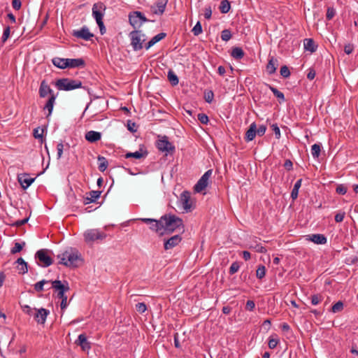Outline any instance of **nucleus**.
Wrapping results in <instances>:
<instances>
[{
	"label": "nucleus",
	"instance_id": "obj_19",
	"mask_svg": "<svg viewBox=\"0 0 358 358\" xmlns=\"http://www.w3.org/2000/svg\"><path fill=\"white\" fill-rule=\"evenodd\" d=\"M17 180L22 187L26 189L34 182L35 178H30L27 173H23L17 176Z\"/></svg>",
	"mask_w": 358,
	"mask_h": 358
},
{
	"label": "nucleus",
	"instance_id": "obj_62",
	"mask_svg": "<svg viewBox=\"0 0 358 358\" xmlns=\"http://www.w3.org/2000/svg\"><path fill=\"white\" fill-rule=\"evenodd\" d=\"M354 50V45L352 43L345 44L344 46V52L347 55L351 54Z\"/></svg>",
	"mask_w": 358,
	"mask_h": 358
},
{
	"label": "nucleus",
	"instance_id": "obj_46",
	"mask_svg": "<svg viewBox=\"0 0 358 358\" xmlns=\"http://www.w3.org/2000/svg\"><path fill=\"white\" fill-rule=\"evenodd\" d=\"M343 309V303L341 301L336 302L331 307V311L333 313L341 312Z\"/></svg>",
	"mask_w": 358,
	"mask_h": 358
},
{
	"label": "nucleus",
	"instance_id": "obj_11",
	"mask_svg": "<svg viewBox=\"0 0 358 358\" xmlns=\"http://www.w3.org/2000/svg\"><path fill=\"white\" fill-rule=\"evenodd\" d=\"M106 7L102 2L95 3L92 6V16L96 22L103 21Z\"/></svg>",
	"mask_w": 358,
	"mask_h": 358
},
{
	"label": "nucleus",
	"instance_id": "obj_63",
	"mask_svg": "<svg viewBox=\"0 0 358 358\" xmlns=\"http://www.w3.org/2000/svg\"><path fill=\"white\" fill-rule=\"evenodd\" d=\"M266 131V127L264 124H262L258 128H257V134L259 136H262L264 135Z\"/></svg>",
	"mask_w": 358,
	"mask_h": 358
},
{
	"label": "nucleus",
	"instance_id": "obj_57",
	"mask_svg": "<svg viewBox=\"0 0 358 358\" xmlns=\"http://www.w3.org/2000/svg\"><path fill=\"white\" fill-rule=\"evenodd\" d=\"M273 131L274 132L275 134V138L277 139H279L281 136V134H280V128L278 126L277 124H273L271 126Z\"/></svg>",
	"mask_w": 358,
	"mask_h": 358
},
{
	"label": "nucleus",
	"instance_id": "obj_39",
	"mask_svg": "<svg viewBox=\"0 0 358 358\" xmlns=\"http://www.w3.org/2000/svg\"><path fill=\"white\" fill-rule=\"evenodd\" d=\"M321 152V145L318 143H315L311 146V155L313 158H318Z\"/></svg>",
	"mask_w": 358,
	"mask_h": 358
},
{
	"label": "nucleus",
	"instance_id": "obj_6",
	"mask_svg": "<svg viewBox=\"0 0 358 358\" xmlns=\"http://www.w3.org/2000/svg\"><path fill=\"white\" fill-rule=\"evenodd\" d=\"M107 236L106 234L98 229H88L84 233L86 243H92L96 241H102Z\"/></svg>",
	"mask_w": 358,
	"mask_h": 358
},
{
	"label": "nucleus",
	"instance_id": "obj_40",
	"mask_svg": "<svg viewBox=\"0 0 358 358\" xmlns=\"http://www.w3.org/2000/svg\"><path fill=\"white\" fill-rule=\"evenodd\" d=\"M266 275V267L264 265H259L256 271V277L262 280Z\"/></svg>",
	"mask_w": 358,
	"mask_h": 358
},
{
	"label": "nucleus",
	"instance_id": "obj_30",
	"mask_svg": "<svg viewBox=\"0 0 358 358\" xmlns=\"http://www.w3.org/2000/svg\"><path fill=\"white\" fill-rule=\"evenodd\" d=\"M303 46L306 50L314 52L317 50V45L313 38H306L303 41Z\"/></svg>",
	"mask_w": 358,
	"mask_h": 358
},
{
	"label": "nucleus",
	"instance_id": "obj_7",
	"mask_svg": "<svg viewBox=\"0 0 358 358\" xmlns=\"http://www.w3.org/2000/svg\"><path fill=\"white\" fill-rule=\"evenodd\" d=\"M156 146L159 151L166 152V155L168 154L173 155L176 150L175 146L169 141L166 136H163L158 139Z\"/></svg>",
	"mask_w": 358,
	"mask_h": 358
},
{
	"label": "nucleus",
	"instance_id": "obj_16",
	"mask_svg": "<svg viewBox=\"0 0 358 358\" xmlns=\"http://www.w3.org/2000/svg\"><path fill=\"white\" fill-rule=\"evenodd\" d=\"M168 0H157L154 6H151V11L156 15H162L164 13Z\"/></svg>",
	"mask_w": 358,
	"mask_h": 358
},
{
	"label": "nucleus",
	"instance_id": "obj_8",
	"mask_svg": "<svg viewBox=\"0 0 358 358\" xmlns=\"http://www.w3.org/2000/svg\"><path fill=\"white\" fill-rule=\"evenodd\" d=\"M129 21L130 24L134 29H139L144 22H148V20L141 12L133 11L129 14Z\"/></svg>",
	"mask_w": 358,
	"mask_h": 358
},
{
	"label": "nucleus",
	"instance_id": "obj_23",
	"mask_svg": "<svg viewBox=\"0 0 358 358\" xmlns=\"http://www.w3.org/2000/svg\"><path fill=\"white\" fill-rule=\"evenodd\" d=\"M19 274L24 275L28 271V264L22 257H19L15 262Z\"/></svg>",
	"mask_w": 358,
	"mask_h": 358
},
{
	"label": "nucleus",
	"instance_id": "obj_27",
	"mask_svg": "<svg viewBox=\"0 0 358 358\" xmlns=\"http://www.w3.org/2000/svg\"><path fill=\"white\" fill-rule=\"evenodd\" d=\"M166 34L164 33V32H162V33H159V34H157L153 38H152L151 40L150 41H148L145 45L144 47L145 48L146 50H148L152 46H153L155 43H157V42H159L161 40L164 39L166 37Z\"/></svg>",
	"mask_w": 358,
	"mask_h": 358
},
{
	"label": "nucleus",
	"instance_id": "obj_64",
	"mask_svg": "<svg viewBox=\"0 0 358 358\" xmlns=\"http://www.w3.org/2000/svg\"><path fill=\"white\" fill-rule=\"evenodd\" d=\"M255 308V303L252 300H248L245 305V309L249 311H252Z\"/></svg>",
	"mask_w": 358,
	"mask_h": 358
},
{
	"label": "nucleus",
	"instance_id": "obj_53",
	"mask_svg": "<svg viewBox=\"0 0 358 358\" xmlns=\"http://www.w3.org/2000/svg\"><path fill=\"white\" fill-rule=\"evenodd\" d=\"M280 75L285 78H287L288 77H289L290 76V71H289V69H288V67L287 66H282L281 68H280Z\"/></svg>",
	"mask_w": 358,
	"mask_h": 358
},
{
	"label": "nucleus",
	"instance_id": "obj_32",
	"mask_svg": "<svg viewBox=\"0 0 358 358\" xmlns=\"http://www.w3.org/2000/svg\"><path fill=\"white\" fill-rule=\"evenodd\" d=\"M150 225V229L151 230L159 233L160 235L164 234L163 225L161 222V218L159 220H155V222H152Z\"/></svg>",
	"mask_w": 358,
	"mask_h": 358
},
{
	"label": "nucleus",
	"instance_id": "obj_12",
	"mask_svg": "<svg viewBox=\"0 0 358 358\" xmlns=\"http://www.w3.org/2000/svg\"><path fill=\"white\" fill-rule=\"evenodd\" d=\"M180 203L186 212H189L192 209V202L191 201V194L188 191H184L180 194Z\"/></svg>",
	"mask_w": 358,
	"mask_h": 358
},
{
	"label": "nucleus",
	"instance_id": "obj_45",
	"mask_svg": "<svg viewBox=\"0 0 358 358\" xmlns=\"http://www.w3.org/2000/svg\"><path fill=\"white\" fill-rule=\"evenodd\" d=\"M24 245V242H23L22 243H15L14 247L10 250L11 254L20 252L22 250Z\"/></svg>",
	"mask_w": 358,
	"mask_h": 358
},
{
	"label": "nucleus",
	"instance_id": "obj_56",
	"mask_svg": "<svg viewBox=\"0 0 358 358\" xmlns=\"http://www.w3.org/2000/svg\"><path fill=\"white\" fill-rule=\"evenodd\" d=\"M136 310L140 313H143L146 311L147 306L145 303H138L136 304Z\"/></svg>",
	"mask_w": 358,
	"mask_h": 358
},
{
	"label": "nucleus",
	"instance_id": "obj_38",
	"mask_svg": "<svg viewBox=\"0 0 358 358\" xmlns=\"http://www.w3.org/2000/svg\"><path fill=\"white\" fill-rule=\"evenodd\" d=\"M219 8L222 13H227L231 8L230 2L228 0H222L220 3Z\"/></svg>",
	"mask_w": 358,
	"mask_h": 358
},
{
	"label": "nucleus",
	"instance_id": "obj_2",
	"mask_svg": "<svg viewBox=\"0 0 358 358\" xmlns=\"http://www.w3.org/2000/svg\"><path fill=\"white\" fill-rule=\"evenodd\" d=\"M57 258L59 259V264H60L69 267H76L78 266V261L80 259V255L77 250L71 248L61 255H58Z\"/></svg>",
	"mask_w": 358,
	"mask_h": 358
},
{
	"label": "nucleus",
	"instance_id": "obj_51",
	"mask_svg": "<svg viewBox=\"0 0 358 358\" xmlns=\"http://www.w3.org/2000/svg\"><path fill=\"white\" fill-rule=\"evenodd\" d=\"M347 191H348L347 187L343 184L338 185L336 189V192L341 195L345 194Z\"/></svg>",
	"mask_w": 358,
	"mask_h": 358
},
{
	"label": "nucleus",
	"instance_id": "obj_9",
	"mask_svg": "<svg viewBox=\"0 0 358 358\" xmlns=\"http://www.w3.org/2000/svg\"><path fill=\"white\" fill-rule=\"evenodd\" d=\"M212 173V169H209L204 173L194 187L195 192L200 193L208 187Z\"/></svg>",
	"mask_w": 358,
	"mask_h": 358
},
{
	"label": "nucleus",
	"instance_id": "obj_60",
	"mask_svg": "<svg viewBox=\"0 0 358 358\" xmlns=\"http://www.w3.org/2000/svg\"><path fill=\"white\" fill-rule=\"evenodd\" d=\"M127 129L131 132L134 133L136 131V124L135 122H132L131 120L127 121Z\"/></svg>",
	"mask_w": 358,
	"mask_h": 358
},
{
	"label": "nucleus",
	"instance_id": "obj_59",
	"mask_svg": "<svg viewBox=\"0 0 358 358\" xmlns=\"http://www.w3.org/2000/svg\"><path fill=\"white\" fill-rule=\"evenodd\" d=\"M204 17L206 19L209 20L211 18L212 16V8L210 6H208L204 8Z\"/></svg>",
	"mask_w": 358,
	"mask_h": 358
},
{
	"label": "nucleus",
	"instance_id": "obj_36",
	"mask_svg": "<svg viewBox=\"0 0 358 358\" xmlns=\"http://www.w3.org/2000/svg\"><path fill=\"white\" fill-rule=\"evenodd\" d=\"M98 162H99V170L101 172H103L106 171V169L108 167V162L106 157L99 155L97 157Z\"/></svg>",
	"mask_w": 358,
	"mask_h": 358
},
{
	"label": "nucleus",
	"instance_id": "obj_22",
	"mask_svg": "<svg viewBox=\"0 0 358 358\" xmlns=\"http://www.w3.org/2000/svg\"><path fill=\"white\" fill-rule=\"evenodd\" d=\"M78 345H80L83 350L85 351L90 349V343L87 341L85 334H82L78 336V339L76 341Z\"/></svg>",
	"mask_w": 358,
	"mask_h": 358
},
{
	"label": "nucleus",
	"instance_id": "obj_18",
	"mask_svg": "<svg viewBox=\"0 0 358 358\" xmlns=\"http://www.w3.org/2000/svg\"><path fill=\"white\" fill-rule=\"evenodd\" d=\"M48 314L49 310L41 308L36 310L34 317L38 324H44Z\"/></svg>",
	"mask_w": 358,
	"mask_h": 358
},
{
	"label": "nucleus",
	"instance_id": "obj_50",
	"mask_svg": "<svg viewBox=\"0 0 358 358\" xmlns=\"http://www.w3.org/2000/svg\"><path fill=\"white\" fill-rule=\"evenodd\" d=\"M10 28L9 26H7L4 29L3 33V35H2V37H1L2 43H4L7 41V39L10 36Z\"/></svg>",
	"mask_w": 358,
	"mask_h": 358
},
{
	"label": "nucleus",
	"instance_id": "obj_21",
	"mask_svg": "<svg viewBox=\"0 0 358 358\" xmlns=\"http://www.w3.org/2000/svg\"><path fill=\"white\" fill-rule=\"evenodd\" d=\"M257 135V124L252 122L245 132V140L247 142L252 141Z\"/></svg>",
	"mask_w": 358,
	"mask_h": 358
},
{
	"label": "nucleus",
	"instance_id": "obj_28",
	"mask_svg": "<svg viewBox=\"0 0 358 358\" xmlns=\"http://www.w3.org/2000/svg\"><path fill=\"white\" fill-rule=\"evenodd\" d=\"M147 155H148V152L146 150L143 152V150L141 149H140L139 150L136 151L134 152H127V153H126L125 155H124V157L126 159H129V158L133 157V158L139 159H141V158L146 157Z\"/></svg>",
	"mask_w": 358,
	"mask_h": 358
},
{
	"label": "nucleus",
	"instance_id": "obj_44",
	"mask_svg": "<svg viewBox=\"0 0 358 358\" xmlns=\"http://www.w3.org/2000/svg\"><path fill=\"white\" fill-rule=\"evenodd\" d=\"M22 311L30 315V316H34L35 312H36V308H31L28 305H24V306H22Z\"/></svg>",
	"mask_w": 358,
	"mask_h": 358
},
{
	"label": "nucleus",
	"instance_id": "obj_25",
	"mask_svg": "<svg viewBox=\"0 0 358 358\" xmlns=\"http://www.w3.org/2000/svg\"><path fill=\"white\" fill-rule=\"evenodd\" d=\"M85 139L90 143H95L101 138V134L95 131H89L85 134Z\"/></svg>",
	"mask_w": 358,
	"mask_h": 358
},
{
	"label": "nucleus",
	"instance_id": "obj_1",
	"mask_svg": "<svg viewBox=\"0 0 358 358\" xmlns=\"http://www.w3.org/2000/svg\"><path fill=\"white\" fill-rule=\"evenodd\" d=\"M161 222L163 225L164 233H172L177 229L184 227L182 220L173 214H165L162 216Z\"/></svg>",
	"mask_w": 358,
	"mask_h": 358
},
{
	"label": "nucleus",
	"instance_id": "obj_10",
	"mask_svg": "<svg viewBox=\"0 0 358 358\" xmlns=\"http://www.w3.org/2000/svg\"><path fill=\"white\" fill-rule=\"evenodd\" d=\"M35 258L39 261L38 264L42 267H48L52 264V259L48 255V250L41 249L35 254Z\"/></svg>",
	"mask_w": 358,
	"mask_h": 358
},
{
	"label": "nucleus",
	"instance_id": "obj_5",
	"mask_svg": "<svg viewBox=\"0 0 358 358\" xmlns=\"http://www.w3.org/2000/svg\"><path fill=\"white\" fill-rule=\"evenodd\" d=\"M129 37L134 51H138L143 49L146 38L142 31L135 29L129 33Z\"/></svg>",
	"mask_w": 358,
	"mask_h": 358
},
{
	"label": "nucleus",
	"instance_id": "obj_20",
	"mask_svg": "<svg viewBox=\"0 0 358 358\" xmlns=\"http://www.w3.org/2000/svg\"><path fill=\"white\" fill-rule=\"evenodd\" d=\"M278 60L274 57H270L268 62L266 65V71L269 75H272L275 73L276 69L278 66Z\"/></svg>",
	"mask_w": 358,
	"mask_h": 358
},
{
	"label": "nucleus",
	"instance_id": "obj_37",
	"mask_svg": "<svg viewBox=\"0 0 358 358\" xmlns=\"http://www.w3.org/2000/svg\"><path fill=\"white\" fill-rule=\"evenodd\" d=\"M169 81L173 86H176L178 84L179 80L176 74L172 71L169 70L167 75Z\"/></svg>",
	"mask_w": 358,
	"mask_h": 358
},
{
	"label": "nucleus",
	"instance_id": "obj_4",
	"mask_svg": "<svg viewBox=\"0 0 358 358\" xmlns=\"http://www.w3.org/2000/svg\"><path fill=\"white\" fill-rule=\"evenodd\" d=\"M82 82L79 80L60 78L55 82V86L59 90L71 91L83 87Z\"/></svg>",
	"mask_w": 358,
	"mask_h": 358
},
{
	"label": "nucleus",
	"instance_id": "obj_52",
	"mask_svg": "<svg viewBox=\"0 0 358 358\" xmlns=\"http://www.w3.org/2000/svg\"><path fill=\"white\" fill-rule=\"evenodd\" d=\"M250 248L254 249L256 252H260V253H266L267 252V250L265 247L262 246L260 244H255V245H251Z\"/></svg>",
	"mask_w": 358,
	"mask_h": 358
},
{
	"label": "nucleus",
	"instance_id": "obj_24",
	"mask_svg": "<svg viewBox=\"0 0 358 358\" xmlns=\"http://www.w3.org/2000/svg\"><path fill=\"white\" fill-rule=\"evenodd\" d=\"M57 96V95H52V96H50L43 107V110L48 111V113L46 116L47 118H48L52 113Z\"/></svg>",
	"mask_w": 358,
	"mask_h": 358
},
{
	"label": "nucleus",
	"instance_id": "obj_49",
	"mask_svg": "<svg viewBox=\"0 0 358 358\" xmlns=\"http://www.w3.org/2000/svg\"><path fill=\"white\" fill-rule=\"evenodd\" d=\"M239 268H240V264L238 262H233L229 268V274L230 275L234 274L239 270Z\"/></svg>",
	"mask_w": 358,
	"mask_h": 358
},
{
	"label": "nucleus",
	"instance_id": "obj_43",
	"mask_svg": "<svg viewBox=\"0 0 358 358\" xmlns=\"http://www.w3.org/2000/svg\"><path fill=\"white\" fill-rule=\"evenodd\" d=\"M50 281L46 280H42L34 285V289L38 292H42L43 290V286L45 284L48 283Z\"/></svg>",
	"mask_w": 358,
	"mask_h": 358
},
{
	"label": "nucleus",
	"instance_id": "obj_41",
	"mask_svg": "<svg viewBox=\"0 0 358 358\" xmlns=\"http://www.w3.org/2000/svg\"><path fill=\"white\" fill-rule=\"evenodd\" d=\"M232 37L231 32L229 29H224L221 32V39L224 41H229Z\"/></svg>",
	"mask_w": 358,
	"mask_h": 358
},
{
	"label": "nucleus",
	"instance_id": "obj_14",
	"mask_svg": "<svg viewBox=\"0 0 358 358\" xmlns=\"http://www.w3.org/2000/svg\"><path fill=\"white\" fill-rule=\"evenodd\" d=\"M38 94L41 98H45L48 94L50 95V96L52 95H57V94L54 93L53 90L50 88V87L49 86L45 80H43L41 82L38 90Z\"/></svg>",
	"mask_w": 358,
	"mask_h": 358
},
{
	"label": "nucleus",
	"instance_id": "obj_13",
	"mask_svg": "<svg viewBox=\"0 0 358 358\" xmlns=\"http://www.w3.org/2000/svg\"><path fill=\"white\" fill-rule=\"evenodd\" d=\"M73 36L85 41H90L94 36V34L89 31L87 27L84 26L80 30H73Z\"/></svg>",
	"mask_w": 358,
	"mask_h": 358
},
{
	"label": "nucleus",
	"instance_id": "obj_26",
	"mask_svg": "<svg viewBox=\"0 0 358 358\" xmlns=\"http://www.w3.org/2000/svg\"><path fill=\"white\" fill-rule=\"evenodd\" d=\"M68 68H83L85 66V62L82 58L67 59Z\"/></svg>",
	"mask_w": 358,
	"mask_h": 358
},
{
	"label": "nucleus",
	"instance_id": "obj_34",
	"mask_svg": "<svg viewBox=\"0 0 358 358\" xmlns=\"http://www.w3.org/2000/svg\"><path fill=\"white\" fill-rule=\"evenodd\" d=\"M270 90L273 93L274 96H276L278 99L279 103H281L285 101V95L282 92L279 91L277 88L270 85H267Z\"/></svg>",
	"mask_w": 358,
	"mask_h": 358
},
{
	"label": "nucleus",
	"instance_id": "obj_42",
	"mask_svg": "<svg viewBox=\"0 0 358 358\" xmlns=\"http://www.w3.org/2000/svg\"><path fill=\"white\" fill-rule=\"evenodd\" d=\"M214 99V93L212 90H207L204 92V99L205 101L210 103Z\"/></svg>",
	"mask_w": 358,
	"mask_h": 358
},
{
	"label": "nucleus",
	"instance_id": "obj_33",
	"mask_svg": "<svg viewBox=\"0 0 358 358\" xmlns=\"http://www.w3.org/2000/svg\"><path fill=\"white\" fill-rule=\"evenodd\" d=\"M245 55V52L241 48L234 47L231 50V56L235 59H241Z\"/></svg>",
	"mask_w": 358,
	"mask_h": 358
},
{
	"label": "nucleus",
	"instance_id": "obj_55",
	"mask_svg": "<svg viewBox=\"0 0 358 358\" xmlns=\"http://www.w3.org/2000/svg\"><path fill=\"white\" fill-rule=\"evenodd\" d=\"M336 10L332 7H329L327 10L326 17L327 20H331L335 15Z\"/></svg>",
	"mask_w": 358,
	"mask_h": 358
},
{
	"label": "nucleus",
	"instance_id": "obj_15",
	"mask_svg": "<svg viewBox=\"0 0 358 358\" xmlns=\"http://www.w3.org/2000/svg\"><path fill=\"white\" fill-rule=\"evenodd\" d=\"M182 241L180 235H175L164 241V248L165 250L173 248L178 245Z\"/></svg>",
	"mask_w": 358,
	"mask_h": 358
},
{
	"label": "nucleus",
	"instance_id": "obj_54",
	"mask_svg": "<svg viewBox=\"0 0 358 358\" xmlns=\"http://www.w3.org/2000/svg\"><path fill=\"white\" fill-rule=\"evenodd\" d=\"M197 119L201 123L203 124H207L209 122L208 117L205 113H199L197 115Z\"/></svg>",
	"mask_w": 358,
	"mask_h": 358
},
{
	"label": "nucleus",
	"instance_id": "obj_31",
	"mask_svg": "<svg viewBox=\"0 0 358 358\" xmlns=\"http://www.w3.org/2000/svg\"><path fill=\"white\" fill-rule=\"evenodd\" d=\"M101 194V191H95V190L90 191L89 192V196H87L85 199L84 203L85 204H89V203H91L95 202L96 200L98 198H99Z\"/></svg>",
	"mask_w": 358,
	"mask_h": 358
},
{
	"label": "nucleus",
	"instance_id": "obj_35",
	"mask_svg": "<svg viewBox=\"0 0 358 358\" xmlns=\"http://www.w3.org/2000/svg\"><path fill=\"white\" fill-rule=\"evenodd\" d=\"M301 183H302V179H299L294 184V187L292 190V192H291V198L292 199V200H295L297 199L298 197V194H299V188L301 187Z\"/></svg>",
	"mask_w": 358,
	"mask_h": 358
},
{
	"label": "nucleus",
	"instance_id": "obj_29",
	"mask_svg": "<svg viewBox=\"0 0 358 358\" xmlns=\"http://www.w3.org/2000/svg\"><path fill=\"white\" fill-rule=\"evenodd\" d=\"M52 63L54 66L60 69H64L66 68H68L67 59L54 57L53 59H52Z\"/></svg>",
	"mask_w": 358,
	"mask_h": 358
},
{
	"label": "nucleus",
	"instance_id": "obj_48",
	"mask_svg": "<svg viewBox=\"0 0 358 358\" xmlns=\"http://www.w3.org/2000/svg\"><path fill=\"white\" fill-rule=\"evenodd\" d=\"M323 300L321 294H314L311 296V303L314 306L319 304Z\"/></svg>",
	"mask_w": 358,
	"mask_h": 358
},
{
	"label": "nucleus",
	"instance_id": "obj_47",
	"mask_svg": "<svg viewBox=\"0 0 358 358\" xmlns=\"http://www.w3.org/2000/svg\"><path fill=\"white\" fill-rule=\"evenodd\" d=\"M192 31L194 36H199L200 34L202 33V26L199 21H198L196 24L194 25Z\"/></svg>",
	"mask_w": 358,
	"mask_h": 358
},
{
	"label": "nucleus",
	"instance_id": "obj_61",
	"mask_svg": "<svg viewBox=\"0 0 358 358\" xmlns=\"http://www.w3.org/2000/svg\"><path fill=\"white\" fill-rule=\"evenodd\" d=\"M278 342H279V341L277 338H269V340H268V347H269V348H271V349L275 348L277 345H278Z\"/></svg>",
	"mask_w": 358,
	"mask_h": 358
},
{
	"label": "nucleus",
	"instance_id": "obj_17",
	"mask_svg": "<svg viewBox=\"0 0 358 358\" xmlns=\"http://www.w3.org/2000/svg\"><path fill=\"white\" fill-rule=\"evenodd\" d=\"M306 240L312 241L315 244L324 245L327 242V237L324 234H314L306 236Z\"/></svg>",
	"mask_w": 358,
	"mask_h": 358
},
{
	"label": "nucleus",
	"instance_id": "obj_3",
	"mask_svg": "<svg viewBox=\"0 0 358 358\" xmlns=\"http://www.w3.org/2000/svg\"><path fill=\"white\" fill-rule=\"evenodd\" d=\"M65 284L62 283L59 280L51 281L52 287L57 291V297L62 299L61 301V309L64 310L67 307V296L65 295V292L69 290V286L66 281H64Z\"/></svg>",
	"mask_w": 358,
	"mask_h": 358
},
{
	"label": "nucleus",
	"instance_id": "obj_58",
	"mask_svg": "<svg viewBox=\"0 0 358 358\" xmlns=\"http://www.w3.org/2000/svg\"><path fill=\"white\" fill-rule=\"evenodd\" d=\"M64 147V145L62 143V142L58 143L57 145V158L58 159H60L62 156Z\"/></svg>",
	"mask_w": 358,
	"mask_h": 358
}]
</instances>
